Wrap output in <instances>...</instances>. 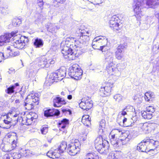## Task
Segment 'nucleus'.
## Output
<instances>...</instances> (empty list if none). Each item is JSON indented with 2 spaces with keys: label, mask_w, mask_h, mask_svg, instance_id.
Masks as SVG:
<instances>
[{
  "label": "nucleus",
  "mask_w": 159,
  "mask_h": 159,
  "mask_svg": "<svg viewBox=\"0 0 159 159\" xmlns=\"http://www.w3.org/2000/svg\"><path fill=\"white\" fill-rule=\"evenodd\" d=\"M16 33L12 32L11 33L5 34L3 35L0 37V46H2L5 43L10 42L11 37H13V46L18 49H21L25 46V44L21 42L20 38L16 39Z\"/></svg>",
  "instance_id": "nucleus-3"
},
{
  "label": "nucleus",
  "mask_w": 159,
  "mask_h": 159,
  "mask_svg": "<svg viewBox=\"0 0 159 159\" xmlns=\"http://www.w3.org/2000/svg\"><path fill=\"white\" fill-rule=\"evenodd\" d=\"M96 149L100 153H107L109 152L108 143L105 140L103 141L102 136L97 137L94 141Z\"/></svg>",
  "instance_id": "nucleus-5"
},
{
  "label": "nucleus",
  "mask_w": 159,
  "mask_h": 159,
  "mask_svg": "<svg viewBox=\"0 0 159 159\" xmlns=\"http://www.w3.org/2000/svg\"><path fill=\"white\" fill-rule=\"evenodd\" d=\"M19 115L16 114L12 115L11 113L0 115V126L3 129H8L14 124L19 120Z\"/></svg>",
  "instance_id": "nucleus-4"
},
{
  "label": "nucleus",
  "mask_w": 159,
  "mask_h": 159,
  "mask_svg": "<svg viewBox=\"0 0 159 159\" xmlns=\"http://www.w3.org/2000/svg\"><path fill=\"white\" fill-rule=\"evenodd\" d=\"M90 119H88L87 120H86L85 122L84 123H83L84 125L86 126H88L89 124H90Z\"/></svg>",
  "instance_id": "nucleus-60"
},
{
  "label": "nucleus",
  "mask_w": 159,
  "mask_h": 159,
  "mask_svg": "<svg viewBox=\"0 0 159 159\" xmlns=\"http://www.w3.org/2000/svg\"><path fill=\"white\" fill-rule=\"evenodd\" d=\"M134 5L133 6L134 10L136 13V16L138 20H139L142 14L141 13L144 8V2L142 0H134Z\"/></svg>",
  "instance_id": "nucleus-8"
},
{
  "label": "nucleus",
  "mask_w": 159,
  "mask_h": 159,
  "mask_svg": "<svg viewBox=\"0 0 159 159\" xmlns=\"http://www.w3.org/2000/svg\"><path fill=\"white\" fill-rule=\"evenodd\" d=\"M66 143L65 141L62 142L58 147V151H59V153L63 152L66 150Z\"/></svg>",
  "instance_id": "nucleus-26"
},
{
  "label": "nucleus",
  "mask_w": 159,
  "mask_h": 159,
  "mask_svg": "<svg viewBox=\"0 0 159 159\" xmlns=\"http://www.w3.org/2000/svg\"><path fill=\"white\" fill-rule=\"evenodd\" d=\"M146 140V144L148 145V149L150 150H153L159 146V142L153 139L147 138Z\"/></svg>",
  "instance_id": "nucleus-16"
},
{
  "label": "nucleus",
  "mask_w": 159,
  "mask_h": 159,
  "mask_svg": "<svg viewBox=\"0 0 159 159\" xmlns=\"http://www.w3.org/2000/svg\"><path fill=\"white\" fill-rule=\"evenodd\" d=\"M30 101H28V102L26 101V102L24 104V106L25 108L29 110L33 108L34 106V104L32 102L30 103Z\"/></svg>",
  "instance_id": "nucleus-33"
},
{
  "label": "nucleus",
  "mask_w": 159,
  "mask_h": 159,
  "mask_svg": "<svg viewBox=\"0 0 159 159\" xmlns=\"http://www.w3.org/2000/svg\"><path fill=\"white\" fill-rule=\"evenodd\" d=\"M69 120L66 119H64L58 122V126L60 129H65L69 124Z\"/></svg>",
  "instance_id": "nucleus-25"
},
{
  "label": "nucleus",
  "mask_w": 159,
  "mask_h": 159,
  "mask_svg": "<svg viewBox=\"0 0 159 159\" xmlns=\"http://www.w3.org/2000/svg\"><path fill=\"white\" fill-rule=\"evenodd\" d=\"M123 118L122 122L124 124V125L126 127L131 126L132 125V123H129L128 121H127V119L125 118L123 116L121 117Z\"/></svg>",
  "instance_id": "nucleus-39"
},
{
  "label": "nucleus",
  "mask_w": 159,
  "mask_h": 159,
  "mask_svg": "<svg viewBox=\"0 0 159 159\" xmlns=\"http://www.w3.org/2000/svg\"><path fill=\"white\" fill-rule=\"evenodd\" d=\"M113 85V83H107L105 86L101 87L99 93L100 95L103 97L109 95L111 94V89Z\"/></svg>",
  "instance_id": "nucleus-13"
},
{
  "label": "nucleus",
  "mask_w": 159,
  "mask_h": 159,
  "mask_svg": "<svg viewBox=\"0 0 159 159\" xmlns=\"http://www.w3.org/2000/svg\"><path fill=\"white\" fill-rule=\"evenodd\" d=\"M125 110L127 112H133L135 111V109L132 106L128 105L125 108Z\"/></svg>",
  "instance_id": "nucleus-44"
},
{
  "label": "nucleus",
  "mask_w": 159,
  "mask_h": 159,
  "mask_svg": "<svg viewBox=\"0 0 159 159\" xmlns=\"http://www.w3.org/2000/svg\"><path fill=\"white\" fill-rule=\"evenodd\" d=\"M58 2L60 3V4H62L64 3L66 0H57Z\"/></svg>",
  "instance_id": "nucleus-64"
},
{
  "label": "nucleus",
  "mask_w": 159,
  "mask_h": 159,
  "mask_svg": "<svg viewBox=\"0 0 159 159\" xmlns=\"http://www.w3.org/2000/svg\"><path fill=\"white\" fill-rule=\"evenodd\" d=\"M20 39L21 40V42L25 44V45H26L28 43L29 40L27 37H26L25 36H21L20 37Z\"/></svg>",
  "instance_id": "nucleus-46"
},
{
  "label": "nucleus",
  "mask_w": 159,
  "mask_h": 159,
  "mask_svg": "<svg viewBox=\"0 0 159 159\" xmlns=\"http://www.w3.org/2000/svg\"><path fill=\"white\" fill-rule=\"evenodd\" d=\"M151 125L148 123H141L138 127L139 132L140 134L146 133L150 128Z\"/></svg>",
  "instance_id": "nucleus-17"
},
{
  "label": "nucleus",
  "mask_w": 159,
  "mask_h": 159,
  "mask_svg": "<svg viewBox=\"0 0 159 159\" xmlns=\"http://www.w3.org/2000/svg\"><path fill=\"white\" fill-rule=\"evenodd\" d=\"M156 0H146V4H144V7L154 8L157 6Z\"/></svg>",
  "instance_id": "nucleus-23"
},
{
  "label": "nucleus",
  "mask_w": 159,
  "mask_h": 159,
  "mask_svg": "<svg viewBox=\"0 0 159 159\" xmlns=\"http://www.w3.org/2000/svg\"><path fill=\"white\" fill-rule=\"evenodd\" d=\"M31 116L30 119H31V122L32 123V122L34 121V122H35V120L34 121V120H35L37 118H38V115L37 114H36L35 113H32L31 114Z\"/></svg>",
  "instance_id": "nucleus-47"
},
{
  "label": "nucleus",
  "mask_w": 159,
  "mask_h": 159,
  "mask_svg": "<svg viewBox=\"0 0 159 159\" xmlns=\"http://www.w3.org/2000/svg\"><path fill=\"white\" fill-rule=\"evenodd\" d=\"M124 47L123 45H120L117 48V50L115 52V55L116 57L118 60L121 59L124 57L122 52Z\"/></svg>",
  "instance_id": "nucleus-22"
},
{
  "label": "nucleus",
  "mask_w": 159,
  "mask_h": 159,
  "mask_svg": "<svg viewBox=\"0 0 159 159\" xmlns=\"http://www.w3.org/2000/svg\"><path fill=\"white\" fill-rule=\"evenodd\" d=\"M38 65L40 68H48L50 64H53L55 61L53 59H47L45 57L39 59Z\"/></svg>",
  "instance_id": "nucleus-14"
},
{
  "label": "nucleus",
  "mask_w": 159,
  "mask_h": 159,
  "mask_svg": "<svg viewBox=\"0 0 159 159\" xmlns=\"http://www.w3.org/2000/svg\"><path fill=\"white\" fill-rule=\"evenodd\" d=\"M128 132H129V131H126V133H126ZM113 133H114L115 134L116 136V138H118L119 137H120L122 135H123L122 136V137H124L123 136V134H124V133H123L122 131L120 130L117 129H113L111 132V134H112Z\"/></svg>",
  "instance_id": "nucleus-27"
},
{
  "label": "nucleus",
  "mask_w": 159,
  "mask_h": 159,
  "mask_svg": "<svg viewBox=\"0 0 159 159\" xmlns=\"http://www.w3.org/2000/svg\"><path fill=\"white\" fill-rule=\"evenodd\" d=\"M68 75L71 78L77 80L81 78L82 70L77 64H74L69 68Z\"/></svg>",
  "instance_id": "nucleus-7"
},
{
  "label": "nucleus",
  "mask_w": 159,
  "mask_h": 159,
  "mask_svg": "<svg viewBox=\"0 0 159 159\" xmlns=\"http://www.w3.org/2000/svg\"><path fill=\"white\" fill-rule=\"evenodd\" d=\"M2 159H13L11 157V153L9 154H6L2 157Z\"/></svg>",
  "instance_id": "nucleus-52"
},
{
  "label": "nucleus",
  "mask_w": 159,
  "mask_h": 159,
  "mask_svg": "<svg viewBox=\"0 0 159 159\" xmlns=\"http://www.w3.org/2000/svg\"><path fill=\"white\" fill-rule=\"evenodd\" d=\"M106 125V121L104 120H102L100 122L99 128V134L102 133L103 132V129L104 128Z\"/></svg>",
  "instance_id": "nucleus-31"
},
{
  "label": "nucleus",
  "mask_w": 159,
  "mask_h": 159,
  "mask_svg": "<svg viewBox=\"0 0 159 159\" xmlns=\"http://www.w3.org/2000/svg\"><path fill=\"white\" fill-rule=\"evenodd\" d=\"M80 142L78 140H76L69 145L67 151L71 156H74L80 151Z\"/></svg>",
  "instance_id": "nucleus-10"
},
{
  "label": "nucleus",
  "mask_w": 159,
  "mask_h": 159,
  "mask_svg": "<svg viewBox=\"0 0 159 159\" xmlns=\"http://www.w3.org/2000/svg\"><path fill=\"white\" fill-rule=\"evenodd\" d=\"M66 71L64 68L58 70L56 72L52 73L49 77V81L52 83L54 82L61 81L66 76Z\"/></svg>",
  "instance_id": "nucleus-6"
},
{
  "label": "nucleus",
  "mask_w": 159,
  "mask_h": 159,
  "mask_svg": "<svg viewBox=\"0 0 159 159\" xmlns=\"http://www.w3.org/2000/svg\"><path fill=\"white\" fill-rule=\"evenodd\" d=\"M146 139H144L140 143H139L137 146V149L142 152H146L150 151L148 149V145L146 144L145 141Z\"/></svg>",
  "instance_id": "nucleus-18"
},
{
  "label": "nucleus",
  "mask_w": 159,
  "mask_h": 159,
  "mask_svg": "<svg viewBox=\"0 0 159 159\" xmlns=\"http://www.w3.org/2000/svg\"><path fill=\"white\" fill-rule=\"evenodd\" d=\"M103 45L100 46V48L99 49L101 50L103 52H105L106 51H107V52H110L109 51H108L109 48V47L107 46V44H104Z\"/></svg>",
  "instance_id": "nucleus-41"
},
{
  "label": "nucleus",
  "mask_w": 159,
  "mask_h": 159,
  "mask_svg": "<svg viewBox=\"0 0 159 159\" xmlns=\"http://www.w3.org/2000/svg\"><path fill=\"white\" fill-rule=\"evenodd\" d=\"M13 48L12 46H8L7 47L6 53L7 54L6 56H5L2 53L0 52V62L3 59H6L10 57H14L19 55V52L18 50L15 51L12 50Z\"/></svg>",
  "instance_id": "nucleus-11"
},
{
  "label": "nucleus",
  "mask_w": 159,
  "mask_h": 159,
  "mask_svg": "<svg viewBox=\"0 0 159 159\" xmlns=\"http://www.w3.org/2000/svg\"><path fill=\"white\" fill-rule=\"evenodd\" d=\"M123 136L125 138H120L118 139L116 141H111V143L114 147L117 148L122 145L125 144L132 138V134H130L129 132L123 134Z\"/></svg>",
  "instance_id": "nucleus-9"
},
{
  "label": "nucleus",
  "mask_w": 159,
  "mask_h": 159,
  "mask_svg": "<svg viewBox=\"0 0 159 159\" xmlns=\"http://www.w3.org/2000/svg\"><path fill=\"white\" fill-rule=\"evenodd\" d=\"M61 111H62V112L64 113H65L67 111H69L70 112H71V111L70 110H67L66 109L64 108H62Z\"/></svg>",
  "instance_id": "nucleus-62"
},
{
  "label": "nucleus",
  "mask_w": 159,
  "mask_h": 159,
  "mask_svg": "<svg viewBox=\"0 0 159 159\" xmlns=\"http://www.w3.org/2000/svg\"><path fill=\"white\" fill-rule=\"evenodd\" d=\"M127 112L125 110V108L122 110L121 111L119 112V115H121L123 116H124L127 114Z\"/></svg>",
  "instance_id": "nucleus-58"
},
{
  "label": "nucleus",
  "mask_w": 159,
  "mask_h": 159,
  "mask_svg": "<svg viewBox=\"0 0 159 159\" xmlns=\"http://www.w3.org/2000/svg\"><path fill=\"white\" fill-rule=\"evenodd\" d=\"M43 0H38V6H39L41 9L43 8Z\"/></svg>",
  "instance_id": "nucleus-57"
},
{
  "label": "nucleus",
  "mask_w": 159,
  "mask_h": 159,
  "mask_svg": "<svg viewBox=\"0 0 159 159\" xmlns=\"http://www.w3.org/2000/svg\"><path fill=\"white\" fill-rule=\"evenodd\" d=\"M107 39L106 37L100 36H97L94 38L93 40L92 45L93 48L95 47V44H97L98 43H101V44H107Z\"/></svg>",
  "instance_id": "nucleus-15"
},
{
  "label": "nucleus",
  "mask_w": 159,
  "mask_h": 159,
  "mask_svg": "<svg viewBox=\"0 0 159 159\" xmlns=\"http://www.w3.org/2000/svg\"><path fill=\"white\" fill-rule=\"evenodd\" d=\"M15 89V86L12 85L7 88V89L6 90V92L7 93L11 94L14 92Z\"/></svg>",
  "instance_id": "nucleus-37"
},
{
  "label": "nucleus",
  "mask_w": 159,
  "mask_h": 159,
  "mask_svg": "<svg viewBox=\"0 0 159 159\" xmlns=\"http://www.w3.org/2000/svg\"><path fill=\"white\" fill-rule=\"evenodd\" d=\"M109 25L114 31H117L121 29L122 27L120 20L116 16H113L109 21Z\"/></svg>",
  "instance_id": "nucleus-12"
},
{
  "label": "nucleus",
  "mask_w": 159,
  "mask_h": 159,
  "mask_svg": "<svg viewBox=\"0 0 159 159\" xmlns=\"http://www.w3.org/2000/svg\"><path fill=\"white\" fill-rule=\"evenodd\" d=\"M154 97V96L152 93L147 92L145 93L144 95V98L146 101L149 102L152 101V98Z\"/></svg>",
  "instance_id": "nucleus-32"
},
{
  "label": "nucleus",
  "mask_w": 159,
  "mask_h": 159,
  "mask_svg": "<svg viewBox=\"0 0 159 159\" xmlns=\"http://www.w3.org/2000/svg\"><path fill=\"white\" fill-rule=\"evenodd\" d=\"M108 159H117L118 157L116 153H111L109 154Z\"/></svg>",
  "instance_id": "nucleus-48"
},
{
  "label": "nucleus",
  "mask_w": 159,
  "mask_h": 159,
  "mask_svg": "<svg viewBox=\"0 0 159 159\" xmlns=\"http://www.w3.org/2000/svg\"><path fill=\"white\" fill-rule=\"evenodd\" d=\"M105 54V61L107 64L106 70L110 75H113L112 78L114 80H116L120 75V71L122 70L123 68H120L121 66L120 64H118L116 66V67L114 68V64L113 62L114 56L112 52H107L106 54Z\"/></svg>",
  "instance_id": "nucleus-2"
},
{
  "label": "nucleus",
  "mask_w": 159,
  "mask_h": 159,
  "mask_svg": "<svg viewBox=\"0 0 159 159\" xmlns=\"http://www.w3.org/2000/svg\"><path fill=\"white\" fill-rule=\"evenodd\" d=\"M8 145H5L2 148V150L4 152H7L10 151L11 150H10L7 148Z\"/></svg>",
  "instance_id": "nucleus-56"
},
{
  "label": "nucleus",
  "mask_w": 159,
  "mask_h": 159,
  "mask_svg": "<svg viewBox=\"0 0 159 159\" xmlns=\"http://www.w3.org/2000/svg\"><path fill=\"white\" fill-rule=\"evenodd\" d=\"M60 114V111L57 109H50L45 111L44 112V115L46 117L58 116Z\"/></svg>",
  "instance_id": "nucleus-20"
},
{
  "label": "nucleus",
  "mask_w": 159,
  "mask_h": 159,
  "mask_svg": "<svg viewBox=\"0 0 159 159\" xmlns=\"http://www.w3.org/2000/svg\"><path fill=\"white\" fill-rule=\"evenodd\" d=\"M18 152L19 154H20L21 157H26L29 155V150H26L25 149L21 148L19 150Z\"/></svg>",
  "instance_id": "nucleus-34"
},
{
  "label": "nucleus",
  "mask_w": 159,
  "mask_h": 159,
  "mask_svg": "<svg viewBox=\"0 0 159 159\" xmlns=\"http://www.w3.org/2000/svg\"><path fill=\"white\" fill-rule=\"evenodd\" d=\"M21 23V20L20 18H15L13 20L12 25L14 26H17Z\"/></svg>",
  "instance_id": "nucleus-35"
},
{
  "label": "nucleus",
  "mask_w": 159,
  "mask_h": 159,
  "mask_svg": "<svg viewBox=\"0 0 159 159\" xmlns=\"http://www.w3.org/2000/svg\"><path fill=\"white\" fill-rule=\"evenodd\" d=\"M92 102L91 100L90 101L87 100L86 101V107H87V110H89L93 106Z\"/></svg>",
  "instance_id": "nucleus-40"
},
{
  "label": "nucleus",
  "mask_w": 159,
  "mask_h": 159,
  "mask_svg": "<svg viewBox=\"0 0 159 159\" xmlns=\"http://www.w3.org/2000/svg\"><path fill=\"white\" fill-rule=\"evenodd\" d=\"M11 157L13 159H19L21 157L20 154H19V152H11Z\"/></svg>",
  "instance_id": "nucleus-38"
},
{
  "label": "nucleus",
  "mask_w": 159,
  "mask_h": 159,
  "mask_svg": "<svg viewBox=\"0 0 159 159\" xmlns=\"http://www.w3.org/2000/svg\"><path fill=\"white\" fill-rule=\"evenodd\" d=\"M91 32L87 29L82 30L78 29L76 31L75 38H67L62 41L60 47L62 53L65 58H68L69 60L75 59V57L81 54L83 52L82 48L83 47L82 39L83 36H87L88 38L91 36Z\"/></svg>",
  "instance_id": "nucleus-1"
},
{
  "label": "nucleus",
  "mask_w": 159,
  "mask_h": 159,
  "mask_svg": "<svg viewBox=\"0 0 159 159\" xmlns=\"http://www.w3.org/2000/svg\"><path fill=\"white\" fill-rule=\"evenodd\" d=\"M30 144L32 146H35L36 145V143L34 140H32L30 141Z\"/></svg>",
  "instance_id": "nucleus-61"
},
{
  "label": "nucleus",
  "mask_w": 159,
  "mask_h": 159,
  "mask_svg": "<svg viewBox=\"0 0 159 159\" xmlns=\"http://www.w3.org/2000/svg\"><path fill=\"white\" fill-rule=\"evenodd\" d=\"M99 157L93 152L88 153L85 159H99Z\"/></svg>",
  "instance_id": "nucleus-28"
},
{
  "label": "nucleus",
  "mask_w": 159,
  "mask_h": 159,
  "mask_svg": "<svg viewBox=\"0 0 159 159\" xmlns=\"http://www.w3.org/2000/svg\"><path fill=\"white\" fill-rule=\"evenodd\" d=\"M114 98L116 101L120 102L122 100L123 97L120 94H116L114 96Z\"/></svg>",
  "instance_id": "nucleus-45"
},
{
  "label": "nucleus",
  "mask_w": 159,
  "mask_h": 159,
  "mask_svg": "<svg viewBox=\"0 0 159 159\" xmlns=\"http://www.w3.org/2000/svg\"><path fill=\"white\" fill-rule=\"evenodd\" d=\"M86 101L85 102H81L79 103V106L80 107L84 110H87V107H86Z\"/></svg>",
  "instance_id": "nucleus-50"
},
{
  "label": "nucleus",
  "mask_w": 159,
  "mask_h": 159,
  "mask_svg": "<svg viewBox=\"0 0 159 159\" xmlns=\"http://www.w3.org/2000/svg\"><path fill=\"white\" fill-rule=\"evenodd\" d=\"M60 3L58 2L57 0H54L53 2V6L56 7H58L60 5Z\"/></svg>",
  "instance_id": "nucleus-54"
},
{
  "label": "nucleus",
  "mask_w": 159,
  "mask_h": 159,
  "mask_svg": "<svg viewBox=\"0 0 159 159\" xmlns=\"http://www.w3.org/2000/svg\"><path fill=\"white\" fill-rule=\"evenodd\" d=\"M47 155L49 157L53 158H54V157L55 158L58 157V156L57 155L55 152H52V151H48L47 153Z\"/></svg>",
  "instance_id": "nucleus-36"
},
{
  "label": "nucleus",
  "mask_w": 159,
  "mask_h": 159,
  "mask_svg": "<svg viewBox=\"0 0 159 159\" xmlns=\"http://www.w3.org/2000/svg\"><path fill=\"white\" fill-rule=\"evenodd\" d=\"M26 100L28 102L30 101V103H33L34 106L38 105L39 104V98L34 94H31L27 96Z\"/></svg>",
  "instance_id": "nucleus-19"
},
{
  "label": "nucleus",
  "mask_w": 159,
  "mask_h": 159,
  "mask_svg": "<svg viewBox=\"0 0 159 159\" xmlns=\"http://www.w3.org/2000/svg\"><path fill=\"white\" fill-rule=\"evenodd\" d=\"M8 72L9 73V74H11L14 72V70L13 69H9Z\"/></svg>",
  "instance_id": "nucleus-63"
},
{
  "label": "nucleus",
  "mask_w": 159,
  "mask_h": 159,
  "mask_svg": "<svg viewBox=\"0 0 159 159\" xmlns=\"http://www.w3.org/2000/svg\"><path fill=\"white\" fill-rule=\"evenodd\" d=\"M146 111L152 114L155 111V109L152 106H148L146 108Z\"/></svg>",
  "instance_id": "nucleus-42"
},
{
  "label": "nucleus",
  "mask_w": 159,
  "mask_h": 159,
  "mask_svg": "<svg viewBox=\"0 0 159 159\" xmlns=\"http://www.w3.org/2000/svg\"><path fill=\"white\" fill-rule=\"evenodd\" d=\"M89 2L94 4H99L102 2V0H88Z\"/></svg>",
  "instance_id": "nucleus-49"
},
{
  "label": "nucleus",
  "mask_w": 159,
  "mask_h": 159,
  "mask_svg": "<svg viewBox=\"0 0 159 159\" xmlns=\"http://www.w3.org/2000/svg\"><path fill=\"white\" fill-rule=\"evenodd\" d=\"M89 115H85L83 116L82 119L81 121L83 123H84L85 122L86 120H87L88 119H91L89 118Z\"/></svg>",
  "instance_id": "nucleus-53"
},
{
  "label": "nucleus",
  "mask_w": 159,
  "mask_h": 159,
  "mask_svg": "<svg viewBox=\"0 0 159 159\" xmlns=\"http://www.w3.org/2000/svg\"><path fill=\"white\" fill-rule=\"evenodd\" d=\"M141 113L142 117L145 119H150L152 117V114L147 111H141Z\"/></svg>",
  "instance_id": "nucleus-29"
},
{
  "label": "nucleus",
  "mask_w": 159,
  "mask_h": 159,
  "mask_svg": "<svg viewBox=\"0 0 159 159\" xmlns=\"http://www.w3.org/2000/svg\"><path fill=\"white\" fill-rule=\"evenodd\" d=\"M7 8L4 7H1L0 8L1 12L3 15H5L7 13Z\"/></svg>",
  "instance_id": "nucleus-51"
},
{
  "label": "nucleus",
  "mask_w": 159,
  "mask_h": 159,
  "mask_svg": "<svg viewBox=\"0 0 159 159\" xmlns=\"http://www.w3.org/2000/svg\"><path fill=\"white\" fill-rule=\"evenodd\" d=\"M48 131V128L47 125H45L41 129V132L42 134H46Z\"/></svg>",
  "instance_id": "nucleus-43"
},
{
  "label": "nucleus",
  "mask_w": 159,
  "mask_h": 159,
  "mask_svg": "<svg viewBox=\"0 0 159 159\" xmlns=\"http://www.w3.org/2000/svg\"><path fill=\"white\" fill-rule=\"evenodd\" d=\"M12 146L14 148H16L18 145V143L17 142V139L16 140H14L12 142Z\"/></svg>",
  "instance_id": "nucleus-55"
},
{
  "label": "nucleus",
  "mask_w": 159,
  "mask_h": 159,
  "mask_svg": "<svg viewBox=\"0 0 159 159\" xmlns=\"http://www.w3.org/2000/svg\"><path fill=\"white\" fill-rule=\"evenodd\" d=\"M53 103V106L55 107H60L62 105L65 104L66 103L64 99H62V98L58 97H57L55 98L54 99Z\"/></svg>",
  "instance_id": "nucleus-21"
},
{
  "label": "nucleus",
  "mask_w": 159,
  "mask_h": 159,
  "mask_svg": "<svg viewBox=\"0 0 159 159\" xmlns=\"http://www.w3.org/2000/svg\"><path fill=\"white\" fill-rule=\"evenodd\" d=\"M111 141H115V139H117V138H116V136L115 135V134L114 133L113 134H111Z\"/></svg>",
  "instance_id": "nucleus-59"
},
{
  "label": "nucleus",
  "mask_w": 159,
  "mask_h": 159,
  "mask_svg": "<svg viewBox=\"0 0 159 159\" xmlns=\"http://www.w3.org/2000/svg\"><path fill=\"white\" fill-rule=\"evenodd\" d=\"M22 120L21 122L22 124L24 125H30L31 124V119H30V118L20 117V118L19 120ZM19 122H20V121H19Z\"/></svg>",
  "instance_id": "nucleus-30"
},
{
  "label": "nucleus",
  "mask_w": 159,
  "mask_h": 159,
  "mask_svg": "<svg viewBox=\"0 0 159 159\" xmlns=\"http://www.w3.org/2000/svg\"><path fill=\"white\" fill-rule=\"evenodd\" d=\"M44 42L42 39L37 38L35 39L34 42V45L36 48H41L43 47Z\"/></svg>",
  "instance_id": "nucleus-24"
}]
</instances>
